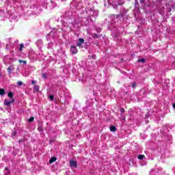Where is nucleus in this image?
I'll use <instances>...</instances> for the list:
<instances>
[{
	"instance_id": "1",
	"label": "nucleus",
	"mask_w": 175,
	"mask_h": 175,
	"mask_svg": "<svg viewBox=\"0 0 175 175\" xmlns=\"http://www.w3.org/2000/svg\"><path fill=\"white\" fill-rule=\"evenodd\" d=\"M83 44H84V39L79 38L78 42L77 43V46L78 47H81V46H83Z\"/></svg>"
},
{
	"instance_id": "2",
	"label": "nucleus",
	"mask_w": 175,
	"mask_h": 175,
	"mask_svg": "<svg viewBox=\"0 0 175 175\" xmlns=\"http://www.w3.org/2000/svg\"><path fill=\"white\" fill-rule=\"evenodd\" d=\"M70 51L72 54H77V48H76L75 46H71Z\"/></svg>"
},
{
	"instance_id": "3",
	"label": "nucleus",
	"mask_w": 175,
	"mask_h": 175,
	"mask_svg": "<svg viewBox=\"0 0 175 175\" xmlns=\"http://www.w3.org/2000/svg\"><path fill=\"white\" fill-rule=\"evenodd\" d=\"M13 102H14V99H12V100H5L4 105L5 106H10Z\"/></svg>"
},
{
	"instance_id": "4",
	"label": "nucleus",
	"mask_w": 175,
	"mask_h": 175,
	"mask_svg": "<svg viewBox=\"0 0 175 175\" xmlns=\"http://www.w3.org/2000/svg\"><path fill=\"white\" fill-rule=\"evenodd\" d=\"M70 166L71 167H77V162L75 161H70Z\"/></svg>"
},
{
	"instance_id": "5",
	"label": "nucleus",
	"mask_w": 175,
	"mask_h": 175,
	"mask_svg": "<svg viewBox=\"0 0 175 175\" xmlns=\"http://www.w3.org/2000/svg\"><path fill=\"white\" fill-rule=\"evenodd\" d=\"M12 70H14V67H13V66H10L8 68V73L10 75Z\"/></svg>"
},
{
	"instance_id": "6",
	"label": "nucleus",
	"mask_w": 175,
	"mask_h": 175,
	"mask_svg": "<svg viewBox=\"0 0 175 175\" xmlns=\"http://www.w3.org/2000/svg\"><path fill=\"white\" fill-rule=\"evenodd\" d=\"M57 161V158L56 157H52L50 160H49V163H53V162H55Z\"/></svg>"
},
{
	"instance_id": "7",
	"label": "nucleus",
	"mask_w": 175,
	"mask_h": 175,
	"mask_svg": "<svg viewBox=\"0 0 175 175\" xmlns=\"http://www.w3.org/2000/svg\"><path fill=\"white\" fill-rule=\"evenodd\" d=\"M110 131H111V132H116L117 131V129L116 128V126H111L110 127Z\"/></svg>"
},
{
	"instance_id": "8",
	"label": "nucleus",
	"mask_w": 175,
	"mask_h": 175,
	"mask_svg": "<svg viewBox=\"0 0 175 175\" xmlns=\"http://www.w3.org/2000/svg\"><path fill=\"white\" fill-rule=\"evenodd\" d=\"M0 95L1 96L5 95V90L0 89Z\"/></svg>"
},
{
	"instance_id": "9",
	"label": "nucleus",
	"mask_w": 175,
	"mask_h": 175,
	"mask_svg": "<svg viewBox=\"0 0 175 175\" xmlns=\"http://www.w3.org/2000/svg\"><path fill=\"white\" fill-rule=\"evenodd\" d=\"M23 49H24V44H21V47L19 48V51H23Z\"/></svg>"
},
{
	"instance_id": "10",
	"label": "nucleus",
	"mask_w": 175,
	"mask_h": 175,
	"mask_svg": "<svg viewBox=\"0 0 175 175\" xmlns=\"http://www.w3.org/2000/svg\"><path fill=\"white\" fill-rule=\"evenodd\" d=\"M18 62H19V64H27V61H25V60H19L18 61Z\"/></svg>"
},
{
	"instance_id": "11",
	"label": "nucleus",
	"mask_w": 175,
	"mask_h": 175,
	"mask_svg": "<svg viewBox=\"0 0 175 175\" xmlns=\"http://www.w3.org/2000/svg\"><path fill=\"white\" fill-rule=\"evenodd\" d=\"M34 90L36 91V92H38V91H39V86L35 85L34 86Z\"/></svg>"
},
{
	"instance_id": "12",
	"label": "nucleus",
	"mask_w": 175,
	"mask_h": 175,
	"mask_svg": "<svg viewBox=\"0 0 175 175\" xmlns=\"http://www.w3.org/2000/svg\"><path fill=\"white\" fill-rule=\"evenodd\" d=\"M143 158H144V155L143 154H140L138 156V159H143Z\"/></svg>"
},
{
	"instance_id": "13",
	"label": "nucleus",
	"mask_w": 175,
	"mask_h": 175,
	"mask_svg": "<svg viewBox=\"0 0 175 175\" xmlns=\"http://www.w3.org/2000/svg\"><path fill=\"white\" fill-rule=\"evenodd\" d=\"M144 61H146V59H139L138 60H137V62H144Z\"/></svg>"
},
{
	"instance_id": "14",
	"label": "nucleus",
	"mask_w": 175,
	"mask_h": 175,
	"mask_svg": "<svg viewBox=\"0 0 175 175\" xmlns=\"http://www.w3.org/2000/svg\"><path fill=\"white\" fill-rule=\"evenodd\" d=\"M8 97H9V98H13V93L9 92V93H8Z\"/></svg>"
},
{
	"instance_id": "15",
	"label": "nucleus",
	"mask_w": 175,
	"mask_h": 175,
	"mask_svg": "<svg viewBox=\"0 0 175 175\" xmlns=\"http://www.w3.org/2000/svg\"><path fill=\"white\" fill-rule=\"evenodd\" d=\"M34 120V118L33 117H31L29 119V122H32V121H33Z\"/></svg>"
},
{
	"instance_id": "16",
	"label": "nucleus",
	"mask_w": 175,
	"mask_h": 175,
	"mask_svg": "<svg viewBox=\"0 0 175 175\" xmlns=\"http://www.w3.org/2000/svg\"><path fill=\"white\" fill-rule=\"evenodd\" d=\"M49 99H51V100H53V99H54V96L53 95L49 96Z\"/></svg>"
},
{
	"instance_id": "17",
	"label": "nucleus",
	"mask_w": 175,
	"mask_h": 175,
	"mask_svg": "<svg viewBox=\"0 0 175 175\" xmlns=\"http://www.w3.org/2000/svg\"><path fill=\"white\" fill-rule=\"evenodd\" d=\"M17 84H18V85H23V82H21V81H18V82H17Z\"/></svg>"
},
{
	"instance_id": "18",
	"label": "nucleus",
	"mask_w": 175,
	"mask_h": 175,
	"mask_svg": "<svg viewBox=\"0 0 175 175\" xmlns=\"http://www.w3.org/2000/svg\"><path fill=\"white\" fill-rule=\"evenodd\" d=\"M42 77H44V79H47L46 74H42Z\"/></svg>"
},
{
	"instance_id": "19",
	"label": "nucleus",
	"mask_w": 175,
	"mask_h": 175,
	"mask_svg": "<svg viewBox=\"0 0 175 175\" xmlns=\"http://www.w3.org/2000/svg\"><path fill=\"white\" fill-rule=\"evenodd\" d=\"M124 112H125V109H120V113H123Z\"/></svg>"
},
{
	"instance_id": "20",
	"label": "nucleus",
	"mask_w": 175,
	"mask_h": 175,
	"mask_svg": "<svg viewBox=\"0 0 175 175\" xmlns=\"http://www.w3.org/2000/svg\"><path fill=\"white\" fill-rule=\"evenodd\" d=\"M132 87H133V88H135V87H136V83H133Z\"/></svg>"
},
{
	"instance_id": "21",
	"label": "nucleus",
	"mask_w": 175,
	"mask_h": 175,
	"mask_svg": "<svg viewBox=\"0 0 175 175\" xmlns=\"http://www.w3.org/2000/svg\"><path fill=\"white\" fill-rule=\"evenodd\" d=\"M31 84H36V82L35 81H32Z\"/></svg>"
},
{
	"instance_id": "22",
	"label": "nucleus",
	"mask_w": 175,
	"mask_h": 175,
	"mask_svg": "<svg viewBox=\"0 0 175 175\" xmlns=\"http://www.w3.org/2000/svg\"><path fill=\"white\" fill-rule=\"evenodd\" d=\"M173 107L174 109H175V103L173 105Z\"/></svg>"
},
{
	"instance_id": "23",
	"label": "nucleus",
	"mask_w": 175,
	"mask_h": 175,
	"mask_svg": "<svg viewBox=\"0 0 175 175\" xmlns=\"http://www.w3.org/2000/svg\"><path fill=\"white\" fill-rule=\"evenodd\" d=\"M5 170H7V171H8V168H5Z\"/></svg>"
}]
</instances>
